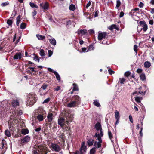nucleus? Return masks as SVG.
Listing matches in <instances>:
<instances>
[{"label": "nucleus", "mask_w": 154, "mask_h": 154, "mask_svg": "<svg viewBox=\"0 0 154 154\" xmlns=\"http://www.w3.org/2000/svg\"><path fill=\"white\" fill-rule=\"evenodd\" d=\"M66 119L60 117L58 120V124L60 125L62 128L64 127L68 128L66 124L68 125L69 122H71L73 119V116L71 114L66 113L65 116Z\"/></svg>", "instance_id": "1"}, {"label": "nucleus", "mask_w": 154, "mask_h": 154, "mask_svg": "<svg viewBox=\"0 0 154 154\" xmlns=\"http://www.w3.org/2000/svg\"><path fill=\"white\" fill-rule=\"evenodd\" d=\"M27 102L30 105H33L37 100L36 94L33 93H30L27 95Z\"/></svg>", "instance_id": "2"}, {"label": "nucleus", "mask_w": 154, "mask_h": 154, "mask_svg": "<svg viewBox=\"0 0 154 154\" xmlns=\"http://www.w3.org/2000/svg\"><path fill=\"white\" fill-rule=\"evenodd\" d=\"M51 147L53 151H54L55 152H60L61 150V148L58 144L54 143H51L50 146Z\"/></svg>", "instance_id": "3"}, {"label": "nucleus", "mask_w": 154, "mask_h": 154, "mask_svg": "<svg viewBox=\"0 0 154 154\" xmlns=\"http://www.w3.org/2000/svg\"><path fill=\"white\" fill-rule=\"evenodd\" d=\"M95 128L97 131H100V135L103 136V133L101 124L99 122L96 123L95 125Z\"/></svg>", "instance_id": "4"}, {"label": "nucleus", "mask_w": 154, "mask_h": 154, "mask_svg": "<svg viewBox=\"0 0 154 154\" xmlns=\"http://www.w3.org/2000/svg\"><path fill=\"white\" fill-rule=\"evenodd\" d=\"M40 6L44 10H47L48 9L49 4L47 2L40 3Z\"/></svg>", "instance_id": "5"}, {"label": "nucleus", "mask_w": 154, "mask_h": 154, "mask_svg": "<svg viewBox=\"0 0 154 154\" xmlns=\"http://www.w3.org/2000/svg\"><path fill=\"white\" fill-rule=\"evenodd\" d=\"M99 33L98 35V39L100 41H101L103 38H105L106 35H107V33L106 32H99Z\"/></svg>", "instance_id": "6"}, {"label": "nucleus", "mask_w": 154, "mask_h": 154, "mask_svg": "<svg viewBox=\"0 0 154 154\" xmlns=\"http://www.w3.org/2000/svg\"><path fill=\"white\" fill-rule=\"evenodd\" d=\"M72 99L76 103L79 105L81 103V99L80 97L78 95L73 96L72 97Z\"/></svg>", "instance_id": "7"}, {"label": "nucleus", "mask_w": 154, "mask_h": 154, "mask_svg": "<svg viewBox=\"0 0 154 154\" xmlns=\"http://www.w3.org/2000/svg\"><path fill=\"white\" fill-rule=\"evenodd\" d=\"M115 118L116 119V125L119 123L120 116L119 115V113L118 111L116 110L115 112Z\"/></svg>", "instance_id": "8"}, {"label": "nucleus", "mask_w": 154, "mask_h": 154, "mask_svg": "<svg viewBox=\"0 0 154 154\" xmlns=\"http://www.w3.org/2000/svg\"><path fill=\"white\" fill-rule=\"evenodd\" d=\"M76 33H77L78 35L81 34L82 35H83L87 33V31L85 29H79Z\"/></svg>", "instance_id": "9"}, {"label": "nucleus", "mask_w": 154, "mask_h": 154, "mask_svg": "<svg viewBox=\"0 0 154 154\" xmlns=\"http://www.w3.org/2000/svg\"><path fill=\"white\" fill-rule=\"evenodd\" d=\"M79 105L76 103L75 101H71L70 103L67 104V106L69 107H75L78 106Z\"/></svg>", "instance_id": "10"}, {"label": "nucleus", "mask_w": 154, "mask_h": 154, "mask_svg": "<svg viewBox=\"0 0 154 154\" xmlns=\"http://www.w3.org/2000/svg\"><path fill=\"white\" fill-rule=\"evenodd\" d=\"M22 57V54L20 52L17 53L14 56L13 58L14 59H20Z\"/></svg>", "instance_id": "11"}, {"label": "nucleus", "mask_w": 154, "mask_h": 154, "mask_svg": "<svg viewBox=\"0 0 154 154\" xmlns=\"http://www.w3.org/2000/svg\"><path fill=\"white\" fill-rule=\"evenodd\" d=\"M103 136L100 135V134H98L97 133H96L95 135L94 136V137L97 138V139L99 141L98 142V143H101L102 142L101 137H102Z\"/></svg>", "instance_id": "12"}, {"label": "nucleus", "mask_w": 154, "mask_h": 154, "mask_svg": "<svg viewBox=\"0 0 154 154\" xmlns=\"http://www.w3.org/2000/svg\"><path fill=\"white\" fill-rule=\"evenodd\" d=\"M39 151H40L41 152H45L46 150V148L44 146L39 145L38 146Z\"/></svg>", "instance_id": "13"}, {"label": "nucleus", "mask_w": 154, "mask_h": 154, "mask_svg": "<svg viewBox=\"0 0 154 154\" xmlns=\"http://www.w3.org/2000/svg\"><path fill=\"white\" fill-rule=\"evenodd\" d=\"M12 106L14 107H16L19 105V102L17 100H14L11 103Z\"/></svg>", "instance_id": "14"}, {"label": "nucleus", "mask_w": 154, "mask_h": 154, "mask_svg": "<svg viewBox=\"0 0 154 154\" xmlns=\"http://www.w3.org/2000/svg\"><path fill=\"white\" fill-rule=\"evenodd\" d=\"M53 114L52 113H48L47 115V118L48 122H51L53 120Z\"/></svg>", "instance_id": "15"}, {"label": "nucleus", "mask_w": 154, "mask_h": 154, "mask_svg": "<svg viewBox=\"0 0 154 154\" xmlns=\"http://www.w3.org/2000/svg\"><path fill=\"white\" fill-rule=\"evenodd\" d=\"M30 137L29 136H26L23 139L22 141L23 143L28 142L30 140Z\"/></svg>", "instance_id": "16"}, {"label": "nucleus", "mask_w": 154, "mask_h": 154, "mask_svg": "<svg viewBox=\"0 0 154 154\" xmlns=\"http://www.w3.org/2000/svg\"><path fill=\"white\" fill-rule=\"evenodd\" d=\"M94 143V140L91 138H90L88 139L87 141V143L88 145L91 146L93 145Z\"/></svg>", "instance_id": "17"}, {"label": "nucleus", "mask_w": 154, "mask_h": 154, "mask_svg": "<svg viewBox=\"0 0 154 154\" xmlns=\"http://www.w3.org/2000/svg\"><path fill=\"white\" fill-rule=\"evenodd\" d=\"M93 103L94 105L98 107H100L101 106V105L100 103H99V101L98 100H94V102Z\"/></svg>", "instance_id": "18"}, {"label": "nucleus", "mask_w": 154, "mask_h": 154, "mask_svg": "<svg viewBox=\"0 0 154 154\" xmlns=\"http://www.w3.org/2000/svg\"><path fill=\"white\" fill-rule=\"evenodd\" d=\"M21 15H19L16 18V25L17 26H18L19 25V24L21 20Z\"/></svg>", "instance_id": "19"}, {"label": "nucleus", "mask_w": 154, "mask_h": 154, "mask_svg": "<svg viewBox=\"0 0 154 154\" xmlns=\"http://www.w3.org/2000/svg\"><path fill=\"white\" fill-rule=\"evenodd\" d=\"M108 135L109 136V138L110 139L111 141L112 142H113V140H112V138L113 137L112 134L111 132V131L109 130H108Z\"/></svg>", "instance_id": "20"}, {"label": "nucleus", "mask_w": 154, "mask_h": 154, "mask_svg": "<svg viewBox=\"0 0 154 154\" xmlns=\"http://www.w3.org/2000/svg\"><path fill=\"white\" fill-rule=\"evenodd\" d=\"M144 66L146 68H149L151 66V63L149 62L146 61L144 63Z\"/></svg>", "instance_id": "21"}, {"label": "nucleus", "mask_w": 154, "mask_h": 154, "mask_svg": "<svg viewBox=\"0 0 154 154\" xmlns=\"http://www.w3.org/2000/svg\"><path fill=\"white\" fill-rule=\"evenodd\" d=\"M53 73L55 75L56 77L57 80L58 81H60V76L58 74V73L56 71H54V72H53Z\"/></svg>", "instance_id": "22"}, {"label": "nucleus", "mask_w": 154, "mask_h": 154, "mask_svg": "<svg viewBox=\"0 0 154 154\" xmlns=\"http://www.w3.org/2000/svg\"><path fill=\"white\" fill-rule=\"evenodd\" d=\"M69 9L71 11H75V5L73 4H71L69 6Z\"/></svg>", "instance_id": "23"}, {"label": "nucleus", "mask_w": 154, "mask_h": 154, "mask_svg": "<svg viewBox=\"0 0 154 154\" xmlns=\"http://www.w3.org/2000/svg\"><path fill=\"white\" fill-rule=\"evenodd\" d=\"M36 36L39 40H43L45 38V36L40 35L37 34Z\"/></svg>", "instance_id": "24"}, {"label": "nucleus", "mask_w": 154, "mask_h": 154, "mask_svg": "<svg viewBox=\"0 0 154 154\" xmlns=\"http://www.w3.org/2000/svg\"><path fill=\"white\" fill-rule=\"evenodd\" d=\"M73 87L72 89L73 91H77L78 90V88L76 84L74 83L73 84Z\"/></svg>", "instance_id": "25"}, {"label": "nucleus", "mask_w": 154, "mask_h": 154, "mask_svg": "<svg viewBox=\"0 0 154 154\" xmlns=\"http://www.w3.org/2000/svg\"><path fill=\"white\" fill-rule=\"evenodd\" d=\"M37 118L38 120L40 121H42L44 119L43 117L41 114H39L37 116Z\"/></svg>", "instance_id": "26"}, {"label": "nucleus", "mask_w": 154, "mask_h": 154, "mask_svg": "<svg viewBox=\"0 0 154 154\" xmlns=\"http://www.w3.org/2000/svg\"><path fill=\"white\" fill-rule=\"evenodd\" d=\"M125 81V79L124 78H120L119 79V82L121 84H124Z\"/></svg>", "instance_id": "27"}, {"label": "nucleus", "mask_w": 154, "mask_h": 154, "mask_svg": "<svg viewBox=\"0 0 154 154\" xmlns=\"http://www.w3.org/2000/svg\"><path fill=\"white\" fill-rule=\"evenodd\" d=\"M38 92L41 96L44 95L46 94V92L44 91V90L42 89H39Z\"/></svg>", "instance_id": "28"}, {"label": "nucleus", "mask_w": 154, "mask_h": 154, "mask_svg": "<svg viewBox=\"0 0 154 154\" xmlns=\"http://www.w3.org/2000/svg\"><path fill=\"white\" fill-rule=\"evenodd\" d=\"M142 28H141L140 29H143L144 32L146 31L147 29V26L146 24L143 25V26H142Z\"/></svg>", "instance_id": "29"}, {"label": "nucleus", "mask_w": 154, "mask_h": 154, "mask_svg": "<svg viewBox=\"0 0 154 154\" xmlns=\"http://www.w3.org/2000/svg\"><path fill=\"white\" fill-rule=\"evenodd\" d=\"M140 77V79L142 81H144L146 79V76L144 73L141 74Z\"/></svg>", "instance_id": "30"}, {"label": "nucleus", "mask_w": 154, "mask_h": 154, "mask_svg": "<svg viewBox=\"0 0 154 154\" xmlns=\"http://www.w3.org/2000/svg\"><path fill=\"white\" fill-rule=\"evenodd\" d=\"M29 130L28 129H24L21 131L22 133L24 135L28 134L29 133Z\"/></svg>", "instance_id": "31"}, {"label": "nucleus", "mask_w": 154, "mask_h": 154, "mask_svg": "<svg viewBox=\"0 0 154 154\" xmlns=\"http://www.w3.org/2000/svg\"><path fill=\"white\" fill-rule=\"evenodd\" d=\"M5 134L8 137H10L11 136V134L9 131L8 130H6L5 131Z\"/></svg>", "instance_id": "32"}, {"label": "nucleus", "mask_w": 154, "mask_h": 154, "mask_svg": "<svg viewBox=\"0 0 154 154\" xmlns=\"http://www.w3.org/2000/svg\"><path fill=\"white\" fill-rule=\"evenodd\" d=\"M48 86V85L47 84L44 83L42 85L41 88L40 89H42L45 90V89H46Z\"/></svg>", "instance_id": "33"}, {"label": "nucleus", "mask_w": 154, "mask_h": 154, "mask_svg": "<svg viewBox=\"0 0 154 154\" xmlns=\"http://www.w3.org/2000/svg\"><path fill=\"white\" fill-rule=\"evenodd\" d=\"M86 150V146L81 147L80 148V151L81 152H85Z\"/></svg>", "instance_id": "34"}, {"label": "nucleus", "mask_w": 154, "mask_h": 154, "mask_svg": "<svg viewBox=\"0 0 154 154\" xmlns=\"http://www.w3.org/2000/svg\"><path fill=\"white\" fill-rule=\"evenodd\" d=\"M26 27V25L25 23H22L21 24L20 26V28L21 29H25Z\"/></svg>", "instance_id": "35"}, {"label": "nucleus", "mask_w": 154, "mask_h": 154, "mask_svg": "<svg viewBox=\"0 0 154 154\" xmlns=\"http://www.w3.org/2000/svg\"><path fill=\"white\" fill-rule=\"evenodd\" d=\"M131 75V72L129 71L126 72L124 74V76L127 77H128Z\"/></svg>", "instance_id": "36"}, {"label": "nucleus", "mask_w": 154, "mask_h": 154, "mask_svg": "<svg viewBox=\"0 0 154 154\" xmlns=\"http://www.w3.org/2000/svg\"><path fill=\"white\" fill-rule=\"evenodd\" d=\"M49 42L52 44L54 45H56V40L54 38L51 39Z\"/></svg>", "instance_id": "37"}, {"label": "nucleus", "mask_w": 154, "mask_h": 154, "mask_svg": "<svg viewBox=\"0 0 154 154\" xmlns=\"http://www.w3.org/2000/svg\"><path fill=\"white\" fill-rule=\"evenodd\" d=\"M29 5L32 8H38V7L36 5V4H35L34 3L30 2Z\"/></svg>", "instance_id": "38"}, {"label": "nucleus", "mask_w": 154, "mask_h": 154, "mask_svg": "<svg viewBox=\"0 0 154 154\" xmlns=\"http://www.w3.org/2000/svg\"><path fill=\"white\" fill-rule=\"evenodd\" d=\"M39 54L41 56H45L44 51L43 49H42L40 50Z\"/></svg>", "instance_id": "39"}, {"label": "nucleus", "mask_w": 154, "mask_h": 154, "mask_svg": "<svg viewBox=\"0 0 154 154\" xmlns=\"http://www.w3.org/2000/svg\"><path fill=\"white\" fill-rule=\"evenodd\" d=\"M13 23L12 20L11 19H8L7 21V23L9 26H11Z\"/></svg>", "instance_id": "40"}, {"label": "nucleus", "mask_w": 154, "mask_h": 154, "mask_svg": "<svg viewBox=\"0 0 154 154\" xmlns=\"http://www.w3.org/2000/svg\"><path fill=\"white\" fill-rule=\"evenodd\" d=\"M97 148L96 146L95 148H92L90 151V154H94L95 152V149Z\"/></svg>", "instance_id": "41"}, {"label": "nucleus", "mask_w": 154, "mask_h": 154, "mask_svg": "<svg viewBox=\"0 0 154 154\" xmlns=\"http://www.w3.org/2000/svg\"><path fill=\"white\" fill-rule=\"evenodd\" d=\"M116 26L115 25L113 24L111 25L109 27V29L111 30H112L114 29H115Z\"/></svg>", "instance_id": "42"}, {"label": "nucleus", "mask_w": 154, "mask_h": 154, "mask_svg": "<svg viewBox=\"0 0 154 154\" xmlns=\"http://www.w3.org/2000/svg\"><path fill=\"white\" fill-rule=\"evenodd\" d=\"M99 11L97 9H95V10L94 17H96L98 16Z\"/></svg>", "instance_id": "43"}, {"label": "nucleus", "mask_w": 154, "mask_h": 154, "mask_svg": "<svg viewBox=\"0 0 154 154\" xmlns=\"http://www.w3.org/2000/svg\"><path fill=\"white\" fill-rule=\"evenodd\" d=\"M121 4V2L119 0H117L116 1V7L117 8H119Z\"/></svg>", "instance_id": "44"}, {"label": "nucleus", "mask_w": 154, "mask_h": 154, "mask_svg": "<svg viewBox=\"0 0 154 154\" xmlns=\"http://www.w3.org/2000/svg\"><path fill=\"white\" fill-rule=\"evenodd\" d=\"M9 3L8 2H5L2 3L1 4V5L3 7H4L9 5Z\"/></svg>", "instance_id": "45"}, {"label": "nucleus", "mask_w": 154, "mask_h": 154, "mask_svg": "<svg viewBox=\"0 0 154 154\" xmlns=\"http://www.w3.org/2000/svg\"><path fill=\"white\" fill-rule=\"evenodd\" d=\"M50 98L49 97L48 98H47L45 99L44 101L42 102V103H48V102L50 101Z\"/></svg>", "instance_id": "46"}, {"label": "nucleus", "mask_w": 154, "mask_h": 154, "mask_svg": "<svg viewBox=\"0 0 154 154\" xmlns=\"http://www.w3.org/2000/svg\"><path fill=\"white\" fill-rule=\"evenodd\" d=\"M34 59L35 61H37L38 62H39V58L38 56H35L34 57Z\"/></svg>", "instance_id": "47"}, {"label": "nucleus", "mask_w": 154, "mask_h": 154, "mask_svg": "<svg viewBox=\"0 0 154 154\" xmlns=\"http://www.w3.org/2000/svg\"><path fill=\"white\" fill-rule=\"evenodd\" d=\"M139 24L140 25V26H138L139 27L142 26H143L144 24H146L144 21H140L139 23Z\"/></svg>", "instance_id": "48"}, {"label": "nucleus", "mask_w": 154, "mask_h": 154, "mask_svg": "<svg viewBox=\"0 0 154 154\" xmlns=\"http://www.w3.org/2000/svg\"><path fill=\"white\" fill-rule=\"evenodd\" d=\"M16 14H17L16 11H13V13H12V14L11 16V18H14V16L16 15Z\"/></svg>", "instance_id": "49"}, {"label": "nucleus", "mask_w": 154, "mask_h": 154, "mask_svg": "<svg viewBox=\"0 0 154 154\" xmlns=\"http://www.w3.org/2000/svg\"><path fill=\"white\" fill-rule=\"evenodd\" d=\"M108 72L110 74H114L115 72L112 70L111 69H109L108 70Z\"/></svg>", "instance_id": "50"}, {"label": "nucleus", "mask_w": 154, "mask_h": 154, "mask_svg": "<svg viewBox=\"0 0 154 154\" xmlns=\"http://www.w3.org/2000/svg\"><path fill=\"white\" fill-rule=\"evenodd\" d=\"M137 45H134V50L136 53H137Z\"/></svg>", "instance_id": "51"}, {"label": "nucleus", "mask_w": 154, "mask_h": 154, "mask_svg": "<svg viewBox=\"0 0 154 154\" xmlns=\"http://www.w3.org/2000/svg\"><path fill=\"white\" fill-rule=\"evenodd\" d=\"M27 69H30L32 72H36V71L35 70V68L34 67H29L27 68Z\"/></svg>", "instance_id": "52"}, {"label": "nucleus", "mask_w": 154, "mask_h": 154, "mask_svg": "<svg viewBox=\"0 0 154 154\" xmlns=\"http://www.w3.org/2000/svg\"><path fill=\"white\" fill-rule=\"evenodd\" d=\"M135 100L137 103H139L140 102V98L139 97H135Z\"/></svg>", "instance_id": "53"}, {"label": "nucleus", "mask_w": 154, "mask_h": 154, "mask_svg": "<svg viewBox=\"0 0 154 154\" xmlns=\"http://www.w3.org/2000/svg\"><path fill=\"white\" fill-rule=\"evenodd\" d=\"M91 1H89L88 2L87 4V5L86 6V7H85V8H88V7H89L91 5Z\"/></svg>", "instance_id": "54"}, {"label": "nucleus", "mask_w": 154, "mask_h": 154, "mask_svg": "<svg viewBox=\"0 0 154 154\" xmlns=\"http://www.w3.org/2000/svg\"><path fill=\"white\" fill-rule=\"evenodd\" d=\"M48 57H50L53 54V52L51 50H48Z\"/></svg>", "instance_id": "55"}, {"label": "nucleus", "mask_w": 154, "mask_h": 154, "mask_svg": "<svg viewBox=\"0 0 154 154\" xmlns=\"http://www.w3.org/2000/svg\"><path fill=\"white\" fill-rule=\"evenodd\" d=\"M143 129V127H142L141 128L139 132V134L141 137H142L143 136V134L142 132V131Z\"/></svg>", "instance_id": "56"}, {"label": "nucleus", "mask_w": 154, "mask_h": 154, "mask_svg": "<svg viewBox=\"0 0 154 154\" xmlns=\"http://www.w3.org/2000/svg\"><path fill=\"white\" fill-rule=\"evenodd\" d=\"M129 119L130 121L132 123H133V118L132 116L131 115H129Z\"/></svg>", "instance_id": "57"}, {"label": "nucleus", "mask_w": 154, "mask_h": 154, "mask_svg": "<svg viewBox=\"0 0 154 154\" xmlns=\"http://www.w3.org/2000/svg\"><path fill=\"white\" fill-rule=\"evenodd\" d=\"M143 4L142 2H140V4L139 5V7L142 8L143 7Z\"/></svg>", "instance_id": "58"}, {"label": "nucleus", "mask_w": 154, "mask_h": 154, "mask_svg": "<svg viewBox=\"0 0 154 154\" xmlns=\"http://www.w3.org/2000/svg\"><path fill=\"white\" fill-rule=\"evenodd\" d=\"M17 115L20 116L22 114L23 112L21 110H19L17 111Z\"/></svg>", "instance_id": "59"}, {"label": "nucleus", "mask_w": 154, "mask_h": 154, "mask_svg": "<svg viewBox=\"0 0 154 154\" xmlns=\"http://www.w3.org/2000/svg\"><path fill=\"white\" fill-rule=\"evenodd\" d=\"M87 48L85 47L82 48V52H87L88 51H86Z\"/></svg>", "instance_id": "60"}, {"label": "nucleus", "mask_w": 154, "mask_h": 154, "mask_svg": "<svg viewBox=\"0 0 154 154\" xmlns=\"http://www.w3.org/2000/svg\"><path fill=\"white\" fill-rule=\"evenodd\" d=\"M32 14L33 16L37 14V11L35 10H34L32 12Z\"/></svg>", "instance_id": "61"}, {"label": "nucleus", "mask_w": 154, "mask_h": 154, "mask_svg": "<svg viewBox=\"0 0 154 154\" xmlns=\"http://www.w3.org/2000/svg\"><path fill=\"white\" fill-rule=\"evenodd\" d=\"M41 130V126H40V127H39V128H36L35 129V131L36 132H39V131H40Z\"/></svg>", "instance_id": "62"}, {"label": "nucleus", "mask_w": 154, "mask_h": 154, "mask_svg": "<svg viewBox=\"0 0 154 154\" xmlns=\"http://www.w3.org/2000/svg\"><path fill=\"white\" fill-rule=\"evenodd\" d=\"M142 72V70L141 69H138L137 70V72L139 73H141Z\"/></svg>", "instance_id": "63"}, {"label": "nucleus", "mask_w": 154, "mask_h": 154, "mask_svg": "<svg viewBox=\"0 0 154 154\" xmlns=\"http://www.w3.org/2000/svg\"><path fill=\"white\" fill-rule=\"evenodd\" d=\"M60 89V86H57L55 88V90L56 91H58Z\"/></svg>", "instance_id": "64"}]
</instances>
